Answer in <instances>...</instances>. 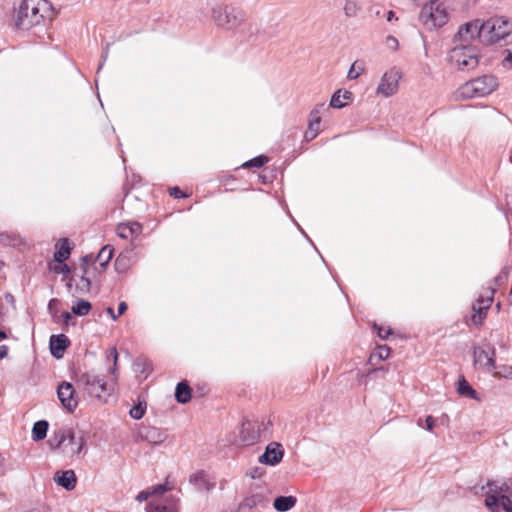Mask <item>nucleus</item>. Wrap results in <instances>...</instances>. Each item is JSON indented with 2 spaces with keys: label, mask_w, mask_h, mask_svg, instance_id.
<instances>
[{
  "label": "nucleus",
  "mask_w": 512,
  "mask_h": 512,
  "mask_svg": "<svg viewBox=\"0 0 512 512\" xmlns=\"http://www.w3.org/2000/svg\"><path fill=\"white\" fill-rule=\"evenodd\" d=\"M320 123L321 121L309 120L308 129H310L311 131H315L316 133H319Z\"/></svg>",
  "instance_id": "49"
},
{
  "label": "nucleus",
  "mask_w": 512,
  "mask_h": 512,
  "mask_svg": "<svg viewBox=\"0 0 512 512\" xmlns=\"http://www.w3.org/2000/svg\"><path fill=\"white\" fill-rule=\"evenodd\" d=\"M493 376L496 378H505L512 380V366L511 365H496Z\"/></svg>",
  "instance_id": "33"
},
{
  "label": "nucleus",
  "mask_w": 512,
  "mask_h": 512,
  "mask_svg": "<svg viewBox=\"0 0 512 512\" xmlns=\"http://www.w3.org/2000/svg\"><path fill=\"white\" fill-rule=\"evenodd\" d=\"M362 71H363V69L361 67H357V63L355 62L350 67L347 77L351 80L357 79L360 76V74L362 73Z\"/></svg>",
  "instance_id": "38"
},
{
  "label": "nucleus",
  "mask_w": 512,
  "mask_h": 512,
  "mask_svg": "<svg viewBox=\"0 0 512 512\" xmlns=\"http://www.w3.org/2000/svg\"><path fill=\"white\" fill-rule=\"evenodd\" d=\"M386 44H387V46H388L389 48H391V49H394V50H395V49H397V47H398V40H397L395 37H393V36H388V37L386 38Z\"/></svg>",
  "instance_id": "47"
},
{
  "label": "nucleus",
  "mask_w": 512,
  "mask_h": 512,
  "mask_svg": "<svg viewBox=\"0 0 512 512\" xmlns=\"http://www.w3.org/2000/svg\"><path fill=\"white\" fill-rule=\"evenodd\" d=\"M151 495L152 494H151L150 490H144V491L139 492L135 499L138 502H143V501H146L149 498V496H151Z\"/></svg>",
  "instance_id": "43"
},
{
  "label": "nucleus",
  "mask_w": 512,
  "mask_h": 512,
  "mask_svg": "<svg viewBox=\"0 0 512 512\" xmlns=\"http://www.w3.org/2000/svg\"><path fill=\"white\" fill-rule=\"evenodd\" d=\"M212 18L217 26L229 30L241 26L246 19V13L240 7L219 5L212 9Z\"/></svg>",
  "instance_id": "5"
},
{
  "label": "nucleus",
  "mask_w": 512,
  "mask_h": 512,
  "mask_svg": "<svg viewBox=\"0 0 512 512\" xmlns=\"http://www.w3.org/2000/svg\"><path fill=\"white\" fill-rule=\"evenodd\" d=\"M256 439L255 436H253L251 439H247L245 437H243V442L246 444V445H250V444H253L254 443V440Z\"/></svg>",
  "instance_id": "59"
},
{
  "label": "nucleus",
  "mask_w": 512,
  "mask_h": 512,
  "mask_svg": "<svg viewBox=\"0 0 512 512\" xmlns=\"http://www.w3.org/2000/svg\"><path fill=\"white\" fill-rule=\"evenodd\" d=\"M327 110L324 103L317 104L309 114V120L321 121V114Z\"/></svg>",
  "instance_id": "35"
},
{
  "label": "nucleus",
  "mask_w": 512,
  "mask_h": 512,
  "mask_svg": "<svg viewBox=\"0 0 512 512\" xmlns=\"http://www.w3.org/2000/svg\"><path fill=\"white\" fill-rule=\"evenodd\" d=\"M48 422L45 420L37 421L32 428V439L34 441H41L46 437L48 431Z\"/></svg>",
  "instance_id": "26"
},
{
  "label": "nucleus",
  "mask_w": 512,
  "mask_h": 512,
  "mask_svg": "<svg viewBox=\"0 0 512 512\" xmlns=\"http://www.w3.org/2000/svg\"><path fill=\"white\" fill-rule=\"evenodd\" d=\"M168 490H170V488L166 484H159V485L153 487L150 491H151V494L154 495V494H162Z\"/></svg>",
  "instance_id": "42"
},
{
  "label": "nucleus",
  "mask_w": 512,
  "mask_h": 512,
  "mask_svg": "<svg viewBox=\"0 0 512 512\" xmlns=\"http://www.w3.org/2000/svg\"><path fill=\"white\" fill-rule=\"evenodd\" d=\"M268 161V158L266 156H257L250 160L249 162H246L245 166H252V167H261Z\"/></svg>",
  "instance_id": "37"
},
{
  "label": "nucleus",
  "mask_w": 512,
  "mask_h": 512,
  "mask_svg": "<svg viewBox=\"0 0 512 512\" xmlns=\"http://www.w3.org/2000/svg\"><path fill=\"white\" fill-rule=\"evenodd\" d=\"M52 269L56 274H67L69 272V267L64 262L58 263Z\"/></svg>",
  "instance_id": "40"
},
{
  "label": "nucleus",
  "mask_w": 512,
  "mask_h": 512,
  "mask_svg": "<svg viewBox=\"0 0 512 512\" xmlns=\"http://www.w3.org/2000/svg\"><path fill=\"white\" fill-rule=\"evenodd\" d=\"M422 0H406L414 6H419ZM449 19L445 5L439 0H428L421 8L419 21L429 30L444 26Z\"/></svg>",
  "instance_id": "1"
},
{
  "label": "nucleus",
  "mask_w": 512,
  "mask_h": 512,
  "mask_svg": "<svg viewBox=\"0 0 512 512\" xmlns=\"http://www.w3.org/2000/svg\"><path fill=\"white\" fill-rule=\"evenodd\" d=\"M495 355V348L489 343L475 346L473 348V365L490 372L492 369H496Z\"/></svg>",
  "instance_id": "8"
},
{
  "label": "nucleus",
  "mask_w": 512,
  "mask_h": 512,
  "mask_svg": "<svg viewBox=\"0 0 512 512\" xmlns=\"http://www.w3.org/2000/svg\"><path fill=\"white\" fill-rule=\"evenodd\" d=\"M478 97L492 93L498 86L497 79L491 75H484L472 80Z\"/></svg>",
  "instance_id": "13"
},
{
  "label": "nucleus",
  "mask_w": 512,
  "mask_h": 512,
  "mask_svg": "<svg viewBox=\"0 0 512 512\" xmlns=\"http://www.w3.org/2000/svg\"><path fill=\"white\" fill-rule=\"evenodd\" d=\"M352 97V93L350 91L345 90L342 92L341 90H337L331 97L330 106L332 108H343L345 103L343 99H350Z\"/></svg>",
  "instance_id": "28"
},
{
  "label": "nucleus",
  "mask_w": 512,
  "mask_h": 512,
  "mask_svg": "<svg viewBox=\"0 0 512 512\" xmlns=\"http://www.w3.org/2000/svg\"><path fill=\"white\" fill-rule=\"evenodd\" d=\"M425 422H426L427 430L431 432L433 430L434 424H435L434 418L432 416H428L426 418Z\"/></svg>",
  "instance_id": "51"
},
{
  "label": "nucleus",
  "mask_w": 512,
  "mask_h": 512,
  "mask_svg": "<svg viewBox=\"0 0 512 512\" xmlns=\"http://www.w3.org/2000/svg\"><path fill=\"white\" fill-rule=\"evenodd\" d=\"M394 19H397V17L395 16V13L392 10L388 11L387 15H386V20L388 22H391Z\"/></svg>",
  "instance_id": "56"
},
{
  "label": "nucleus",
  "mask_w": 512,
  "mask_h": 512,
  "mask_svg": "<svg viewBox=\"0 0 512 512\" xmlns=\"http://www.w3.org/2000/svg\"><path fill=\"white\" fill-rule=\"evenodd\" d=\"M57 395L63 407L69 412H73L76 409L78 399L75 396V389L71 383L66 381L60 383L57 388Z\"/></svg>",
  "instance_id": "11"
},
{
  "label": "nucleus",
  "mask_w": 512,
  "mask_h": 512,
  "mask_svg": "<svg viewBox=\"0 0 512 512\" xmlns=\"http://www.w3.org/2000/svg\"><path fill=\"white\" fill-rule=\"evenodd\" d=\"M374 329L377 331V334L380 338L386 339L391 334V329H385L377 324H374Z\"/></svg>",
  "instance_id": "39"
},
{
  "label": "nucleus",
  "mask_w": 512,
  "mask_h": 512,
  "mask_svg": "<svg viewBox=\"0 0 512 512\" xmlns=\"http://www.w3.org/2000/svg\"><path fill=\"white\" fill-rule=\"evenodd\" d=\"M508 485L510 489V496L512 497V479H508Z\"/></svg>",
  "instance_id": "62"
},
{
  "label": "nucleus",
  "mask_w": 512,
  "mask_h": 512,
  "mask_svg": "<svg viewBox=\"0 0 512 512\" xmlns=\"http://www.w3.org/2000/svg\"><path fill=\"white\" fill-rule=\"evenodd\" d=\"M318 135V133H316L315 131H311L310 129H307L306 132H305V139L307 141H311L313 140L316 136Z\"/></svg>",
  "instance_id": "52"
},
{
  "label": "nucleus",
  "mask_w": 512,
  "mask_h": 512,
  "mask_svg": "<svg viewBox=\"0 0 512 512\" xmlns=\"http://www.w3.org/2000/svg\"><path fill=\"white\" fill-rule=\"evenodd\" d=\"M267 504V500L265 499V497L261 494H253L251 496H248L246 498H244L239 506H238V510L239 511H243V510H250L252 508H255V507H258V506H265Z\"/></svg>",
  "instance_id": "20"
},
{
  "label": "nucleus",
  "mask_w": 512,
  "mask_h": 512,
  "mask_svg": "<svg viewBox=\"0 0 512 512\" xmlns=\"http://www.w3.org/2000/svg\"><path fill=\"white\" fill-rule=\"evenodd\" d=\"M81 260L83 261L84 264H87L89 262H91L93 260V256L92 255H85L81 258Z\"/></svg>",
  "instance_id": "58"
},
{
  "label": "nucleus",
  "mask_w": 512,
  "mask_h": 512,
  "mask_svg": "<svg viewBox=\"0 0 512 512\" xmlns=\"http://www.w3.org/2000/svg\"><path fill=\"white\" fill-rule=\"evenodd\" d=\"M22 239H20L17 235L1 233L0 234V244L4 246H12L16 247L22 244Z\"/></svg>",
  "instance_id": "32"
},
{
  "label": "nucleus",
  "mask_w": 512,
  "mask_h": 512,
  "mask_svg": "<svg viewBox=\"0 0 512 512\" xmlns=\"http://www.w3.org/2000/svg\"><path fill=\"white\" fill-rule=\"evenodd\" d=\"M494 290H489L486 296H480L477 301L481 303V306L488 311L493 302Z\"/></svg>",
  "instance_id": "36"
},
{
  "label": "nucleus",
  "mask_w": 512,
  "mask_h": 512,
  "mask_svg": "<svg viewBox=\"0 0 512 512\" xmlns=\"http://www.w3.org/2000/svg\"><path fill=\"white\" fill-rule=\"evenodd\" d=\"M106 312H107V314H108V315H110V317L112 318V320H113V321L117 320V318L119 317V315H118V314L116 315V314L114 313V310H113V308H111V307H108V308L106 309Z\"/></svg>",
  "instance_id": "55"
},
{
  "label": "nucleus",
  "mask_w": 512,
  "mask_h": 512,
  "mask_svg": "<svg viewBox=\"0 0 512 512\" xmlns=\"http://www.w3.org/2000/svg\"><path fill=\"white\" fill-rule=\"evenodd\" d=\"M113 251L114 249L110 245H106L101 248L97 255V260L99 261L101 267H106L108 265L113 257Z\"/></svg>",
  "instance_id": "31"
},
{
  "label": "nucleus",
  "mask_w": 512,
  "mask_h": 512,
  "mask_svg": "<svg viewBox=\"0 0 512 512\" xmlns=\"http://www.w3.org/2000/svg\"><path fill=\"white\" fill-rule=\"evenodd\" d=\"M499 346L501 348L507 349V344H506V342L503 339H501V341L499 342Z\"/></svg>",
  "instance_id": "61"
},
{
  "label": "nucleus",
  "mask_w": 512,
  "mask_h": 512,
  "mask_svg": "<svg viewBox=\"0 0 512 512\" xmlns=\"http://www.w3.org/2000/svg\"><path fill=\"white\" fill-rule=\"evenodd\" d=\"M480 53L476 46L459 43L450 50L449 61L461 71H470L479 64Z\"/></svg>",
  "instance_id": "4"
},
{
  "label": "nucleus",
  "mask_w": 512,
  "mask_h": 512,
  "mask_svg": "<svg viewBox=\"0 0 512 512\" xmlns=\"http://www.w3.org/2000/svg\"><path fill=\"white\" fill-rule=\"evenodd\" d=\"M81 282L85 283L86 287L90 286V280L84 275L81 277Z\"/></svg>",
  "instance_id": "60"
},
{
  "label": "nucleus",
  "mask_w": 512,
  "mask_h": 512,
  "mask_svg": "<svg viewBox=\"0 0 512 512\" xmlns=\"http://www.w3.org/2000/svg\"><path fill=\"white\" fill-rule=\"evenodd\" d=\"M342 11L346 18H356L362 11L358 0H343Z\"/></svg>",
  "instance_id": "23"
},
{
  "label": "nucleus",
  "mask_w": 512,
  "mask_h": 512,
  "mask_svg": "<svg viewBox=\"0 0 512 512\" xmlns=\"http://www.w3.org/2000/svg\"><path fill=\"white\" fill-rule=\"evenodd\" d=\"M170 195L174 198H184L186 195L180 190L179 187H173L170 189Z\"/></svg>",
  "instance_id": "48"
},
{
  "label": "nucleus",
  "mask_w": 512,
  "mask_h": 512,
  "mask_svg": "<svg viewBox=\"0 0 512 512\" xmlns=\"http://www.w3.org/2000/svg\"><path fill=\"white\" fill-rule=\"evenodd\" d=\"M140 365H141L140 360H138L135 363V367H136V371L137 372L145 373L148 370V368H149V363L146 362V361H143L141 369H140Z\"/></svg>",
  "instance_id": "50"
},
{
  "label": "nucleus",
  "mask_w": 512,
  "mask_h": 512,
  "mask_svg": "<svg viewBox=\"0 0 512 512\" xmlns=\"http://www.w3.org/2000/svg\"><path fill=\"white\" fill-rule=\"evenodd\" d=\"M49 346L51 354L55 358L60 359L63 357L65 350L70 346V340L64 334L52 335Z\"/></svg>",
  "instance_id": "16"
},
{
  "label": "nucleus",
  "mask_w": 512,
  "mask_h": 512,
  "mask_svg": "<svg viewBox=\"0 0 512 512\" xmlns=\"http://www.w3.org/2000/svg\"><path fill=\"white\" fill-rule=\"evenodd\" d=\"M110 356L113 358V362H114V367L111 369V373L113 375H115L116 365H117V360H118V353H117V350L115 347L110 349Z\"/></svg>",
  "instance_id": "45"
},
{
  "label": "nucleus",
  "mask_w": 512,
  "mask_h": 512,
  "mask_svg": "<svg viewBox=\"0 0 512 512\" xmlns=\"http://www.w3.org/2000/svg\"><path fill=\"white\" fill-rule=\"evenodd\" d=\"M128 306L126 304V302L122 301L119 303L118 305V315H122L126 310H127Z\"/></svg>",
  "instance_id": "53"
},
{
  "label": "nucleus",
  "mask_w": 512,
  "mask_h": 512,
  "mask_svg": "<svg viewBox=\"0 0 512 512\" xmlns=\"http://www.w3.org/2000/svg\"><path fill=\"white\" fill-rule=\"evenodd\" d=\"M485 505L490 512H512V500L508 495L494 497L493 494L487 495Z\"/></svg>",
  "instance_id": "12"
},
{
  "label": "nucleus",
  "mask_w": 512,
  "mask_h": 512,
  "mask_svg": "<svg viewBox=\"0 0 512 512\" xmlns=\"http://www.w3.org/2000/svg\"><path fill=\"white\" fill-rule=\"evenodd\" d=\"M91 303L87 300H78L71 308L72 312L77 316H86L91 310Z\"/></svg>",
  "instance_id": "30"
},
{
  "label": "nucleus",
  "mask_w": 512,
  "mask_h": 512,
  "mask_svg": "<svg viewBox=\"0 0 512 512\" xmlns=\"http://www.w3.org/2000/svg\"><path fill=\"white\" fill-rule=\"evenodd\" d=\"M401 78V74L396 69L387 71L381 78V81L377 87V94L383 97H389L395 94L398 90V82Z\"/></svg>",
  "instance_id": "10"
},
{
  "label": "nucleus",
  "mask_w": 512,
  "mask_h": 512,
  "mask_svg": "<svg viewBox=\"0 0 512 512\" xmlns=\"http://www.w3.org/2000/svg\"><path fill=\"white\" fill-rule=\"evenodd\" d=\"M146 411V402H138L137 405L133 406L130 411L129 415L136 420L141 419Z\"/></svg>",
  "instance_id": "34"
},
{
  "label": "nucleus",
  "mask_w": 512,
  "mask_h": 512,
  "mask_svg": "<svg viewBox=\"0 0 512 512\" xmlns=\"http://www.w3.org/2000/svg\"><path fill=\"white\" fill-rule=\"evenodd\" d=\"M150 512H176V510L173 507H168L165 505H156L151 506Z\"/></svg>",
  "instance_id": "41"
},
{
  "label": "nucleus",
  "mask_w": 512,
  "mask_h": 512,
  "mask_svg": "<svg viewBox=\"0 0 512 512\" xmlns=\"http://www.w3.org/2000/svg\"><path fill=\"white\" fill-rule=\"evenodd\" d=\"M8 347L6 345L0 346V359L6 358L8 355Z\"/></svg>",
  "instance_id": "54"
},
{
  "label": "nucleus",
  "mask_w": 512,
  "mask_h": 512,
  "mask_svg": "<svg viewBox=\"0 0 512 512\" xmlns=\"http://www.w3.org/2000/svg\"><path fill=\"white\" fill-rule=\"evenodd\" d=\"M139 437L150 444L159 445L167 439V434L160 428L147 426L139 430Z\"/></svg>",
  "instance_id": "14"
},
{
  "label": "nucleus",
  "mask_w": 512,
  "mask_h": 512,
  "mask_svg": "<svg viewBox=\"0 0 512 512\" xmlns=\"http://www.w3.org/2000/svg\"><path fill=\"white\" fill-rule=\"evenodd\" d=\"M485 36L483 23H480L479 20H474L460 26L454 40L466 44L478 37L484 43Z\"/></svg>",
  "instance_id": "9"
},
{
  "label": "nucleus",
  "mask_w": 512,
  "mask_h": 512,
  "mask_svg": "<svg viewBox=\"0 0 512 512\" xmlns=\"http://www.w3.org/2000/svg\"><path fill=\"white\" fill-rule=\"evenodd\" d=\"M296 502L295 496H279L274 500L273 507L278 512H287L295 506Z\"/></svg>",
  "instance_id": "22"
},
{
  "label": "nucleus",
  "mask_w": 512,
  "mask_h": 512,
  "mask_svg": "<svg viewBox=\"0 0 512 512\" xmlns=\"http://www.w3.org/2000/svg\"><path fill=\"white\" fill-rule=\"evenodd\" d=\"M483 26L484 34H486L484 37L485 44L496 43L509 36L512 32V22L502 17L489 19L483 22Z\"/></svg>",
  "instance_id": "7"
},
{
  "label": "nucleus",
  "mask_w": 512,
  "mask_h": 512,
  "mask_svg": "<svg viewBox=\"0 0 512 512\" xmlns=\"http://www.w3.org/2000/svg\"><path fill=\"white\" fill-rule=\"evenodd\" d=\"M486 488V496L489 494H493L494 497L508 495L509 498L511 499L508 479L488 481L486 484Z\"/></svg>",
  "instance_id": "19"
},
{
  "label": "nucleus",
  "mask_w": 512,
  "mask_h": 512,
  "mask_svg": "<svg viewBox=\"0 0 512 512\" xmlns=\"http://www.w3.org/2000/svg\"><path fill=\"white\" fill-rule=\"evenodd\" d=\"M283 454L284 451L281 444L271 443L266 447L265 452L259 457V462L268 465H276L282 460Z\"/></svg>",
  "instance_id": "15"
},
{
  "label": "nucleus",
  "mask_w": 512,
  "mask_h": 512,
  "mask_svg": "<svg viewBox=\"0 0 512 512\" xmlns=\"http://www.w3.org/2000/svg\"><path fill=\"white\" fill-rule=\"evenodd\" d=\"M49 446L52 450H61L67 457H73L82 453L86 440L83 436L76 437L71 428H61L49 439Z\"/></svg>",
  "instance_id": "2"
},
{
  "label": "nucleus",
  "mask_w": 512,
  "mask_h": 512,
  "mask_svg": "<svg viewBox=\"0 0 512 512\" xmlns=\"http://www.w3.org/2000/svg\"><path fill=\"white\" fill-rule=\"evenodd\" d=\"M57 251L54 254V260L58 263H62L70 257L71 248L68 239L63 238L56 244Z\"/></svg>",
  "instance_id": "21"
},
{
  "label": "nucleus",
  "mask_w": 512,
  "mask_h": 512,
  "mask_svg": "<svg viewBox=\"0 0 512 512\" xmlns=\"http://www.w3.org/2000/svg\"><path fill=\"white\" fill-rule=\"evenodd\" d=\"M378 350H379V357H380L381 359H383V360H384V359H386V358H388V357H389V354H390V349H389V347H387V346H385V345H384V346H379V347H378Z\"/></svg>",
  "instance_id": "46"
},
{
  "label": "nucleus",
  "mask_w": 512,
  "mask_h": 512,
  "mask_svg": "<svg viewBox=\"0 0 512 512\" xmlns=\"http://www.w3.org/2000/svg\"><path fill=\"white\" fill-rule=\"evenodd\" d=\"M472 309L474 313L471 316V321L474 325H481L483 320L486 318L487 310L484 309L478 301L473 304Z\"/></svg>",
  "instance_id": "29"
},
{
  "label": "nucleus",
  "mask_w": 512,
  "mask_h": 512,
  "mask_svg": "<svg viewBox=\"0 0 512 512\" xmlns=\"http://www.w3.org/2000/svg\"><path fill=\"white\" fill-rule=\"evenodd\" d=\"M175 398L177 402L185 404L191 400V388L186 382H180L175 389Z\"/></svg>",
  "instance_id": "25"
},
{
  "label": "nucleus",
  "mask_w": 512,
  "mask_h": 512,
  "mask_svg": "<svg viewBox=\"0 0 512 512\" xmlns=\"http://www.w3.org/2000/svg\"><path fill=\"white\" fill-rule=\"evenodd\" d=\"M45 6L44 0H24L18 9L15 24L19 29L29 30L43 20L41 8Z\"/></svg>",
  "instance_id": "3"
},
{
  "label": "nucleus",
  "mask_w": 512,
  "mask_h": 512,
  "mask_svg": "<svg viewBox=\"0 0 512 512\" xmlns=\"http://www.w3.org/2000/svg\"><path fill=\"white\" fill-rule=\"evenodd\" d=\"M396 4L406 3V0H393Z\"/></svg>",
  "instance_id": "64"
},
{
  "label": "nucleus",
  "mask_w": 512,
  "mask_h": 512,
  "mask_svg": "<svg viewBox=\"0 0 512 512\" xmlns=\"http://www.w3.org/2000/svg\"><path fill=\"white\" fill-rule=\"evenodd\" d=\"M478 97L472 80L462 84L455 92L457 100H466Z\"/></svg>",
  "instance_id": "24"
},
{
  "label": "nucleus",
  "mask_w": 512,
  "mask_h": 512,
  "mask_svg": "<svg viewBox=\"0 0 512 512\" xmlns=\"http://www.w3.org/2000/svg\"><path fill=\"white\" fill-rule=\"evenodd\" d=\"M78 383L83 385L85 392L89 396L103 401H106L113 390V385L109 384L103 375L96 374L92 371L83 373L79 377Z\"/></svg>",
  "instance_id": "6"
},
{
  "label": "nucleus",
  "mask_w": 512,
  "mask_h": 512,
  "mask_svg": "<svg viewBox=\"0 0 512 512\" xmlns=\"http://www.w3.org/2000/svg\"><path fill=\"white\" fill-rule=\"evenodd\" d=\"M502 66L507 69L512 68V52L508 51L507 56L502 60Z\"/></svg>",
  "instance_id": "44"
},
{
  "label": "nucleus",
  "mask_w": 512,
  "mask_h": 512,
  "mask_svg": "<svg viewBox=\"0 0 512 512\" xmlns=\"http://www.w3.org/2000/svg\"><path fill=\"white\" fill-rule=\"evenodd\" d=\"M62 317H63L64 322H65L66 325H68L69 320L72 319V316H71V314L69 312H63Z\"/></svg>",
  "instance_id": "57"
},
{
  "label": "nucleus",
  "mask_w": 512,
  "mask_h": 512,
  "mask_svg": "<svg viewBox=\"0 0 512 512\" xmlns=\"http://www.w3.org/2000/svg\"><path fill=\"white\" fill-rule=\"evenodd\" d=\"M457 392L465 397H469L471 399L477 398V392L472 388V386L466 381V379L462 376L458 380Z\"/></svg>",
  "instance_id": "27"
},
{
  "label": "nucleus",
  "mask_w": 512,
  "mask_h": 512,
  "mask_svg": "<svg viewBox=\"0 0 512 512\" xmlns=\"http://www.w3.org/2000/svg\"><path fill=\"white\" fill-rule=\"evenodd\" d=\"M53 479L59 486L68 491L76 487L77 477L73 470L57 471Z\"/></svg>",
  "instance_id": "17"
},
{
  "label": "nucleus",
  "mask_w": 512,
  "mask_h": 512,
  "mask_svg": "<svg viewBox=\"0 0 512 512\" xmlns=\"http://www.w3.org/2000/svg\"><path fill=\"white\" fill-rule=\"evenodd\" d=\"M7 338V335L4 331H0V339H5Z\"/></svg>",
  "instance_id": "63"
},
{
  "label": "nucleus",
  "mask_w": 512,
  "mask_h": 512,
  "mask_svg": "<svg viewBox=\"0 0 512 512\" xmlns=\"http://www.w3.org/2000/svg\"><path fill=\"white\" fill-rule=\"evenodd\" d=\"M142 231V226L138 222L120 223L117 226V235L122 239H130L137 237Z\"/></svg>",
  "instance_id": "18"
}]
</instances>
